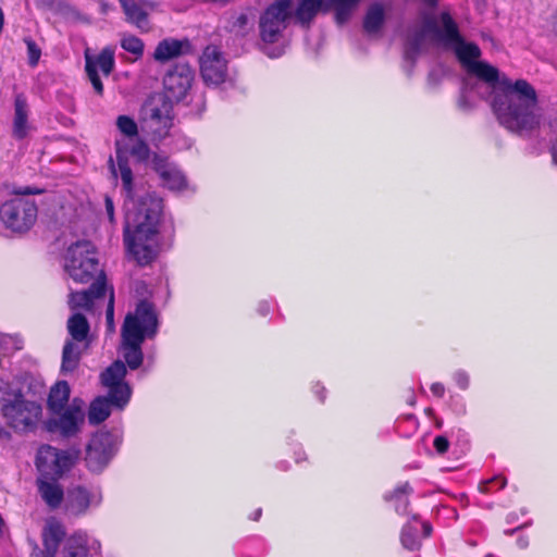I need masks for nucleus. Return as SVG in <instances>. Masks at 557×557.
Returning a JSON list of instances; mask_svg holds the SVG:
<instances>
[{"instance_id":"nucleus-11","label":"nucleus","mask_w":557,"mask_h":557,"mask_svg":"<svg viewBox=\"0 0 557 557\" xmlns=\"http://www.w3.org/2000/svg\"><path fill=\"white\" fill-rule=\"evenodd\" d=\"M76 451L60 450L50 445L39 447L36 455V467L39 476L60 479L75 465Z\"/></svg>"},{"instance_id":"nucleus-13","label":"nucleus","mask_w":557,"mask_h":557,"mask_svg":"<svg viewBox=\"0 0 557 557\" xmlns=\"http://www.w3.org/2000/svg\"><path fill=\"white\" fill-rule=\"evenodd\" d=\"M119 435L100 431L94 434L86 448V465L92 472L102 471L117 451Z\"/></svg>"},{"instance_id":"nucleus-5","label":"nucleus","mask_w":557,"mask_h":557,"mask_svg":"<svg viewBox=\"0 0 557 557\" xmlns=\"http://www.w3.org/2000/svg\"><path fill=\"white\" fill-rule=\"evenodd\" d=\"M126 372L124 362L117 360L101 373V383L108 389V395L99 396L91 401L88 411L91 424L103 422L112 408L123 410L129 403L132 388L124 381Z\"/></svg>"},{"instance_id":"nucleus-48","label":"nucleus","mask_w":557,"mask_h":557,"mask_svg":"<svg viewBox=\"0 0 557 557\" xmlns=\"http://www.w3.org/2000/svg\"><path fill=\"white\" fill-rule=\"evenodd\" d=\"M552 154L554 162L557 164V145L553 147Z\"/></svg>"},{"instance_id":"nucleus-12","label":"nucleus","mask_w":557,"mask_h":557,"mask_svg":"<svg viewBox=\"0 0 557 557\" xmlns=\"http://www.w3.org/2000/svg\"><path fill=\"white\" fill-rule=\"evenodd\" d=\"M85 422L84 401L74 398L60 413H51L45 421V428L50 433H58L62 437L76 436Z\"/></svg>"},{"instance_id":"nucleus-26","label":"nucleus","mask_w":557,"mask_h":557,"mask_svg":"<svg viewBox=\"0 0 557 557\" xmlns=\"http://www.w3.org/2000/svg\"><path fill=\"white\" fill-rule=\"evenodd\" d=\"M64 535L65 531L62 524L57 521L48 522L42 532V557H54Z\"/></svg>"},{"instance_id":"nucleus-1","label":"nucleus","mask_w":557,"mask_h":557,"mask_svg":"<svg viewBox=\"0 0 557 557\" xmlns=\"http://www.w3.org/2000/svg\"><path fill=\"white\" fill-rule=\"evenodd\" d=\"M482 88L492 89V108L499 123L511 132L530 131L540 124L535 89L524 79L512 82L483 61L471 64L463 81L459 106H472V94L483 97Z\"/></svg>"},{"instance_id":"nucleus-30","label":"nucleus","mask_w":557,"mask_h":557,"mask_svg":"<svg viewBox=\"0 0 557 557\" xmlns=\"http://www.w3.org/2000/svg\"><path fill=\"white\" fill-rule=\"evenodd\" d=\"M412 493V486L408 482H403L398 484L392 493L386 494L384 498L394 504L397 513L405 515L409 506V496Z\"/></svg>"},{"instance_id":"nucleus-8","label":"nucleus","mask_w":557,"mask_h":557,"mask_svg":"<svg viewBox=\"0 0 557 557\" xmlns=\"http://www.w3.org/2000/svg\"><path fill=\"white\" fill-rule=\"evenodd\" d=\"M64 270L76 283H88L96 275L97 280L106 281L95 246L88 240L76 242L67 248Z\"/></svg>"},{"instance_id":"nucleus-36","label":"nucleus","mask_w":557,"mask_h":557,"mask_svg":"<svg viewBox=\"0 0 557 557\" xmlns=\"http://www.w3.org/2000/svg\"><path fill=\"white\" fill-rule=\"evenodd\" d=\"M107 326L110 332L114 331V293L110 289L107 310H106Z\"/></svg>"},{"instance_id":"nucleus-45","label":"nucleus","mask_w":557,"mask_h":557,"mask_svg":"<svg viewBox=\"0 0 557 557\" xmlns=\"http://www.w3.org/2000/svg\"><path fill=\"white\" fill-rule=\"evenodd\" d=\"M9 341H12V337L9 335L0 334V348L8 344Z\"/></svg>"},{"instance_id":"nucleus-43","label":"nucleus","mask_w":557,"mask_h":557,"mask_svg":"<svg viewBox=\"0 0 557 557\" xmlns=\"http://www.w3.org/2000/svg\"><path fill=\"white\" fill-rule=\"evenodd\" d=\"M147 146L145 144H140L133 149V153L138 156H145L147 153Z\"/></svg>"},{"instance_id":"nucleus-14","label":"nucleus","mask_w":557,"mask_h":557,"mask_svg":"<svg viewBox=\"0 0 557 557\" xmlns=\"http://www.w3.org/2000/svg\"><path fill=\"white\" fill-rule=\"evenodd\" d=\"M41 412L42 409L39 404L23 398H15L2 406V413L9 425L17 432L34 430Z\"/></svg>"},{"instance_id":"nucleus-4","label":"nucleus","mask_w":557,"mask_h":557,"mask_svg":"<svg viewBox=\"0 0 557 557\" xmlns=\"http://www.w3.org/2000/svg\"><path fill=\"white\" fill-rule=\"evenodd\" d=\"M159 321L154 306L140 300L133 312H128L121 329L122 355L132 370L138 369L144 359L141 345L146 338L158 333Z\"/></svg>"},{"instance_id":"nucleus-24","label":"nucleus","mask_w":557,"mask_h":557,"mask_svg":"<svg viewBox=\"0 0 557 557\" xmlns=\"http://www.w3.org/2000/svg\"><path fill=\"white\" fill-rule=\"evenodd\" d=\"M58 480L44 476L37 479L38 493L51 509L59 508L64 500V492Z\"/></svg>"},{"instance_id":"nucleus-9","label":"nucleus","mask_w":557,"mask_h":557,"mask_svg":"<svg viewBox=\"0 0 557 557\" xmlns=\"http://www.w3.org/2000/svg\"><path fill=\"white\" fill-rule=\"evenodd\" d=\"M38 209L34 200L15 197L0 206V221L12 233L28 232L37 220Z\"/></svg>"},{"instance_id":"nucleus-16","label":"nucleus","mask_w":557,"mask_h":557,"mask_svg":"<svg viewBox=\"0 0 557 557\" xmlns=\"http://www.w3.org/2000/svg\"><path fill=\"white\" fill-rule=\"evenodd\" d=\"M114 54L115 51L112 47H104L97 55H92L89 49L84 53L87 77L99 96L103 94V84L99 76V71L104 76H109L112 73L115 66Z\"/></svg>"},{"instance_id":"nucleus-40","label":"nucleus","mask_w":557,"mask_h":557,"mask_svg":"<svg viewBox=\"0 0 557 557\" xmlns=\"http://www.w3.org/2000/svg\"><path fill=\"white\" fill-rule=\"evenodd\" d=\"M104 207L109 221L112 223L114 221V203L109 196L104 198Z\"/></svg>"},{"instance_id":"nucleus-34","label":"nucleus","mask_w":557,"mask_h":557,"mask_svg":"<svg viewBox=\"0 0 557 557\" xmlns=\"http://www.w3.org/2000/svg\"><path fill=\"white\" fill-rule=\"evenodd\" d=\"M116 126L119 131L127 137H134L138 133L136 122L127 115H120L116 120Z\"/></svg>"},{"instance_id":"nucleus-15","label":"nucleus","mask_w":557,"mask_h":557,"mask_svg":"<svg viewBox=\"0 0 557 557\" xmlns=\"http://www.w3.org/2000/svg\"><path fill=\"white\" fill-rule=\"evenodd\" d=\"M200 75L207 86L216 87L228 82L227 61L215 46H208L200 55Z\"/></svg>"},{"instance_id":"nucleus-27","label":"nucleus","mask_w":557,"mask_h":557,"mask_svg":"<svg viewBox=\"0 0 557 557\" xmlns=\"http://www.w3.org/2000/svg\"><path fill=\"white\" fill-rule=\"evenodd\" d=\"M188 47V40H180L175 38H165L161 40L153 52V59L158 62H168L180 57L184 48Z\"/></svg>"},{"instance_id":"nucleus-7","label":"nucleus","mask_w":557,"mask_h":557,"mask_svg":"<svg viewBox=\"0 0 557 557\" xmlns=\"http://www.w3.org/2000/svg\"><path fill=\"white\" fill-rule=\"evenodd\" d=\"M361 0H293V21L302 28H310L319 13L334 11L337 24L348 22Z\"/></svg>"},{"instance_id":"nucleus-39","label":"nucleus","mask_w":557,"mask_h":557,"mask_svg":"<svg viewBox=\"0 0 557 557\" xmlns=\"http://www.w3.org/2000/svg\"><path fill=\"white\" fill-rule=\"evenodd\" d=\"M433 446L438 454L443 455L449 448V441L446 436L438 435L434 438Z\"/></svg>"},{"instance_id":"nucleus-37","label":"nucleus","mask_w":557,"mask_h":557,"mask_svg":"<svg viewBox=\"0 0 557 557\" xmlns=\"http://www.w3.org/2000/svg\"><path fill=\"white\" fill-rule=\"evenodd\" d=\"M453 380L455 384L461 389H468L470 385V375L465 370H457L453 373Z\"/></svg>"},{"instance_id":"nucleus-32","label":"nucleus","mask_w":557,"mask_h":557,"mask_svg":"<svg viewBox=\"0 0 557 557\" xmlns=\"http://www.w3.org/2000/svg\"><path fill=\"white\" fill-rule=\"evenodd\" d=\"M385 18L384 8L381 3H373L369 7L363 21L364 29L372 34L377 33Z\"/></svg>"},{"instance_id":"nucleus-25","label":"nucleus","mask_w":557,"mask_h":557,"mask_svg":"<svg viewBox=\"0 0 557 557\" xmlns=\"http://www.w3.org/2000/svg\"><path fill=\"white\" fill-rule=\"evenodd\" d=\"M88 343H81L67 339L62 351L61 372L72 373L79 364L82 352L88 348Z\"/></svg>"},{"instance_id":"nucleus-2","label":"nucleus","mask_w":557,"mask_h":557,"mask_svg":"<svg viewBox=\"0 0 557 557\" xmlns=\"http://www.w3.org/2000/svg\"><path fill=\"white\" fill-rule=\"evenodd\" d=\"M115 154L116 165L112 159L109 162L112 174L121 177L125 193L124 244L129 257L139 265H147L158 255L162 200L151 194L138 196L126 152L117 146Z\"/></svg>"},{"instance_id":"nucleus-18","label":"nucleus","mask_w":557,"mask_h":557,"mask_svg":"<svg viewBox=\"0 0 557 557\" xmlns=\"http://www.w3.org/2000/svg\"><path fill=\"white\" fill-rule=\"evenodd\" d=\"M102 502L101 492L97 488L87 490L76 486L70 490L65 497V510L74 516L87 512L90 507H98Z\"/></svg>"},{"instance_id":"nucleus-21","label":"nucleus","mask_w":557,"mask_h":557,"mask_svg":"<svg viewBox=\"0 0 557 557\" xmlns=\"http://www.w3.org/2000/svg\"><path fill=\"white\" fill-rule=\"evenodd\" d=\"M107 293V283L103 280H96L87 290L70 294L69 305L72 310L84 309L92 311L96 302L103 298Z\"/></svg>"},{"instance_id":"nucleus-50","label":"nucleus","mask_w":557,"mask_h":557,"mask_svg":"<svg viewBox=\"0 0 557 557\" xmlns=\"http://www.w3.org/2000/svg\"><path fill=\"white\" fill-rule=\"evenodd\" d=\"M240 20L245 21V20H246V16H245V15H242V16H240Z\"/></svg>"},{"instance_id":"nucleus-41","label":"nucleus","mask_w":557,"mask_h":557,"mask_svg":"<svg viewBox=\"0 0 557 557\" xmlns=\"http://www.w3.org/2000/svg\"><path fill=\"white\" fill-rule=\"evenodd\" d=\"M15 195H18V196H24V195H36V194H40L41 190L40 189H37V188H33V187H23V188H18V189H15L13 191Z\"/></svg>"},{"instance_id":"nucleus-20","label":"nucleus","mask_w":557,"mask_h":557,"mask_svg":"<svg viewBox=\"0 0 557 557\" xmlns=\"http://www.w3.org/2000/svg\"><path fill=\"white\" fill-rule=\"evenodd\" d=\"M153 168L164 187L172 191H183L188 188V183L184 173L168 159L156 157Z\"/></svg>"},{"instance_id":"nucleus-3","label":"nucleus","mask_w":557,"mask_h":557,"mask_svg":"<svg viewBox=\"0 0 557 557\" xmlns=\"http://www.w3.org/2000/svg\"><path fill=\"white\" fill-rule=\"evenodd\" d=\"M429 45L451 49L467 72L481 55V50L475 44L467 42L461 38L457 24L448 12H443L440 21L432 14H423L420 27L408 37L406 59L413 61Z\"/></svg>"},{"instance_id":"nucleus-47","label":"nucleus","mask_w":557,"mask_h":557,"mask_svg":"<svg viewBox=\"0 0 557 557\" xmlns=\"http://www.w3.org/2000/svg\"><path fill=\"white\" fill-rule=\"evenodd\" d=\"M261 513H262L261 508L257 509V510L252 513V516L250 517V518H251V520H253V521H258V520H259V518L261 517Z\"/></svg>"},{"instance_id":"nucleus-35","label":"nucleus","mask_w":557,"mask_h":557,"mask_svg":"<svg viewBox=\"0 0 557 557\" xmlns=\"http://www.w3.org/2000/svg\"><path fill=\"white\" fill-rule=\"evenodd\" d=\"M498 484V490H502L506 486L507 484V480L506 478L502 476V475H497V476H494L487 481H484L480 484V491L482 493H490L493 491V485L494 484Z\"/></svg>"},{"instance_id":"nucleus-42","label":"nucleus","mask_w":557,"mask_h":557,"mask_svg":"<svg viewBox=\"0 0 557 557\" xmlns=\"http://www.w3.org/2000/svg\"><path fill=\"white\" fill-rule=\"evenodd\" d=\"M431 392L436 397H443L445 394V387L442 383L436 382L431 385Z\"/></svg>"},{"instance_id":"nucleus-46","label":"nucleus","mask_w":557,"mask_h":557,"mask_svg":"<svg viewBox=\"0 0 557 557\" xmlns=\"http://www.w3.org/2000/svg\"><path fill=\"white\" fill-rule=\"evenodd\" d=\"M424 5L433 9L437 5V0H420Z\"/></svg>"},{"instance_id":"nucleus-51","label":"nucleus","mask_w":557,"mask_h":557,"mask_svg":"<svg viewBox=\"0 0 557 557\" xmlns=\"http://www.w3.org/2000/svg\"><path fill=\"white\" fill-rule=\"evenodd\" d=\"M2 434H3V431H2V429L0 428V437L2 436Z\"/></svg>"},{"instance_id":"nucleus-22","label":"nucleus","mask_w":557,"mask_h":557,"mask_svg":"<svg viewBox=\"0 0 557 557\" xmlns=\"http://www.w3.org/2000/svg\"><path fill=\"white\" fill-rule=\"evenodd\" d=\"M420 530H422L424 536H429L432 532V527L429 522L420 521L418 516H412V518L404 525L400 533V542L406 549H419Z\"/></svg>"},{"instance_id":"nucleus-19","label":"nucleus","mask_w":557,"mask_h":557,"mask_svg":"<svg viewBox=\"0 0 557 557\" xmlns=\"http://www.w3.org/2000/svg\"><path fill=\"white\" fill-rule=\"evenodd\" d=\"M100 550L101 544L97 539L78 531L65 541L62 557H92L99 555Z\"/></svg>"},{"instance_id":"nucleus-29","label":"nucleus","mask_w":557,"mask_h":557,"mask_svg":"<svg viewBox=\"0 0 557 557\" xmlns=\"http://www.w3.org/2000/svg\"><path fill=\"white\" fill-rule=\"evenodd\" d=\"M70 341L90 343L89 331L90 326L86 317L79 312L73 313L66 323Z\"/></svg>"},{"instance_id":"nucleus-31","label":"nucleus","mask_w":557,"mask_h":557,"mask_svg":"<svg viewBox=\"0 0 557 557\" xmlns=\"http://www.w3.org/2000/svg\"><path fill=\"white\" fill-rule=\"evenodd\" d=\"M28 106L23 95H17L14 100V127L13 133L17 138H24L27 134Z\"/></svg>"},{"instance_id":"nucleus-49","label":"nucleus","mask_w":557,"mask_h":557,"mask_svg":"<svg viewBox=\"0 0 557 557\" xmlns=\"http://www.w3.org/2000/svg\"><path fill=\"white\" fill-rule=\"evenodd\" d=\"M260 311H261V313L263 315H265L268 313V311H269V308L268 307L267 308L260 307Z\"/></svg>"},{"instance_id":"nucleus-6","label":"nucleus","mask_w":557,"mask_h":557,"mask_svg":"<svg viewBox=\"0 0 557 557\" xmlns=\"http://www.w3.org/2000/svg\"><path fill=\"white\" fill-rule=\"evenodd\" d=\"M293 21V0H274L259 16L258 30L262 51L270 58L284 53L285 35Z\"/></svg>"},{"instance_id":"nucleus-10","label":"nucleus","mask_w":557,"mask_h":557,"mask_svg":"<svg viewBox=\"0 0 557 557\" xmlns=\"http://www.w3.org/2000/svg\"><path fill=\"white\" fill-rule=\"evenodd\" d=\"M173 101L160 94L151 96L141 109L143 129L156 138L164 137L172 126Z\"/></svg>"},{"instance_id":"nucleus-17","label":"nucleus","mask_w":557,"mask_h":557,"mask_svg":"<svg viewBox=\"0 0 557 557\" xmlns=\"http://www.w3.org/2000/svg\"><path fill=\"white\" fill-rule=\"evenodd\" d=\"M194 72L187 64H176L163 78L165 96L173 102L181 101L191 87Z\"/></svg>"},{"instance_id":"nucleus-38","label":"nucleus","mask_w":557,"mask_h":557,"mask_svg":"<svg viewBox=\"0 0 557 557\" xmlns=\"http://www.w3.org/2000/svg\"><path fill=\"white\" fill-rule=\"evenodd\" d=\"M27 50H28V57H29V64L36 65L38 63V60L40 58V49L37 47V45L33 40H26Z\"/></svg>"},{"instance_id":"nucleus-28","label":"nucleus","mask_w":557,"mask_h":557,"mask_svg":"<svg viewBox=\"0 0 557 557\" xmlns=\"http://www.w3.org/2000/svg\"><path fill=\"white\" fill-rule=\"evenodd\" d=\"M71 388L66 381L57 382L50 389L47 408L50 413H60L70 405Z\"/></svg>"},{"instance_id":"nucleus-44","label":"nucleus","mask_w":557,"mask_h":557,"mask_svg":"<svg viewBox=\"0 0 557 557\" xmlns=\"http://www.w3.org/2000/svg\"><path fill=\"white\" fill-rule=\"evenodd\" d=\"M517 545L519 546V548L524 549L528 547L529 541L527 537H519L517 541Z\"/></svg>"},{"instance_id":"nucleus-33","label":"nucleus","mask_w":557,"mask_h":557,"mask_svg":"<svg viewBox=\"0 0 557 557\" xmlns=\"http://www.w3.org/2000/svg\"><path fill=\"white\" fill-rule=\"evenodd\" d=\"M121 47L125 51L134 54L136 58H140L144 54V41L134 35L123 36L121 39Z\"/></svg>"},{"instance_id":"nucleus-23","label":"nucleus","mask_w":557,"mask_h":557,"mask_svg":"<svg viewBox=\"0 0 557 557\" xmlns=\"http://www.w3.org/2000/svg\"><path fill=\"white\" fill-rule=\"evenodd\" d=\"M126 20L140 29H148V12L152 5L146 0H119Z\"/></svg>"}]
</instances>
